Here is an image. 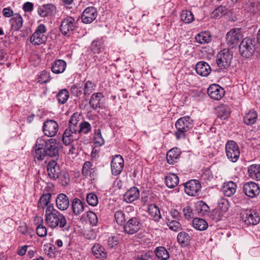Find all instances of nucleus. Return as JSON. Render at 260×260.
Here are the masks:
<instances>
[{
	"mask_svg": "<svg viewBox=\"0 0 260 260\" xmlns=\"http://www.w3.org/2000/svg\"><path fill=\"white\" fill-rule=\"evenodd\" d=\"M58 154L56 139H45L42 137L37 139L35 145V152L34 154L35 158L42 160L47 156L57 157Z\"/></svg>",
	"mask_w": 260,
	"mask_h": 260,
	"instance_id": "nucleus-1",
	"label": "nucleus"
},
{
	"mask_svg": "<svg viewBox=\"0 0 260 260\" xmlns=\"http://www.w3.org/2000/svg\"><path fill=\"white\" fill-rule=\"evenodd\" d=\"M45 220L46 224L51 228L59 226L64 231H69L70 226L67 223L65 216L55 209L53 205L46 208L45 214Z\"/></svg>",
	"mask_w": 260,
	"mask_h": 260,
	"instance_id": "nucleus-2",
	"label": "nucleus"
},
{
	"mask_svg": "<svg viewBox=\"0 0 260 260\" xmlns=\"http://www.w3.org/2000/svg\"><path fill=\"white\" fill-rule=\"evenodd\" d=\"M80 115L78 113H74L69 122V126L62 135V142L66 145H70L74 140H77V131L79 126Z\"/></svg>",
	"mask_w": 260,
	"mask_h": 260,
	"instance_id": "nucleus-3",
	"label": "nucleus"
},
{
	"mask_svg": "<svg viewBox=\"0 0 260 260\" xmlns=\"http://www.w3.org/2000/svg\"><path fill=\"white\" fill-rule=\"evenodd\" d=\"M176 131L174 133L177 140L185 139L187 133L194 126L193 119L189 116H185L179 118L175 124Z\"/></svg>",
	"mask_w": 260,
	"mask_h": 260,
	"instance_id": "nucleus-4",
	"label": "nucleus"
},
{
	"mask_svg": "<svg viewBox=\"0 0 260 260\" xmlns=\"http://www.w3.org/2000/svg\"><path fill=\"white\" fill-rule=\"evenodd\" d=\"M256 42L254 38L247 37L243 39L239 45V52L241 56L248 58L255 52Z\"/></svg>",
	"mask_w": 260,
	"mask_h": 260,
	"instance_id": "nucleus-5",
	"label": "nucleus"
},
{
	"mask_svg": "<svg viewBox=\"0 0 260 260\" xmlns=\"http://www.w3.org/2000/svg\"><path fill=\"white\" fill-rule=\"evenodd\" d=\"M46 31V28L44 24L39 25L36 31L30 37V43L34 45L45 44L47 40V37L44 35Z\"/></svg>",
	"mask_w": 260,
	"mask_h": 260,
	"instance_id": "nucleus-6",
	"label": "nucleus"
},
{
	"mask_svg": "<svg viewBox=\"0 0 260 260\" xmlns=\"http://www.w3.org/2000/svg\"><path fill=\"white\" fill-rule=\"evenodd\" d=\"M233 58V55L229 50L223 49L217 55L216 63L219 69H228L231 64Z\"/></svg>",
	"mask_w": 260,
	"mask_h": 260,
	"instance_id": "nucleus-7",
	"label": "nucleus"
},
{
	"mask_svg": "<svg viewBox=\"0 0 260 260\" xmlns=\"http://www.w3.org/2000/svg\"><path fill=\"white\" fill-rule=\"evenodd\" d=\"M225 152L228 159L233 162H236L240 156L239 146L234 141H228L225 145Z\"/></svg>",
	"mask_w": 260,
	"mask_h": 260,
	"instance_id": "nucleus-8",
	"label": "nucleus"
},
{
	"mask_svg": "<svg viewBox=\"0 0 260 260\" xmlns=\"http://www.w3.org/2000/svg\"><path fill=\"white\" fill-rule=\"evenodd\" d=\"M243 38L240 28L231 30L226 34V40L229 47L233 48L238 44L239 41Z\"/></svg>",
	"mask_w": 260,
	"mask_h": 260,
	"instance_id": "nucleus-9",
	"label": "nucleus"
},
{
	"mask_svg": "<svg viewBox=\"0 0 260 260\" xmlns=\"http://www.w3.org/2000/svg\"><path fill=\"white\" fill-rule=\"evenodd\" d=\"M76 27L75 19L72 17H67L62 21L60 29L63 35L70 36Z\"/></svg>",
	"mask_w": 260,
	"mask_h": 260,
	"instance_id": "nucleus-10",
	"label": "nucleus"
},
{
	"mask_svg": "<svg viewBox=\"0 0 260 260\" xmlns=\"http://www.w3.org/2000/svg\"><path fill=\"white\" fill-rule=\"evenodd\" d=\"M140 228V220L135 217H132L128 220L123 226L124 232L129 235L136 233Z\"/></svg>",
	"mask_w": 260,
	"mask_h": 260,
	"instance_id": "nucleus-11",
	"label": "nucleus"
},
{
	"mask_svg": "<svg viewBox=\"0 0 260 260\" xmlns=\"http://www.w3.org/2000/svg\"><path fill=\"white\" fill-rule=\"evenodd\" d=\"M201 185L197 180H191L184 184L185 192L190 196H196L201 191Z\"/></svg>",
	"mask_w": 260,
	"mask_h": 260,
	"instance_id": "nucleus-12",
	"label": "nucleus"
},
{
	"mask_svg": "<svg viewBox=\"0 0 260 260\" xmlns=\"http://www.w3.org/2000/svg\"><path fill=\"white\" fill-rule=\"evenodd\" d=\"M58 131V123L53 120L45 121L43 126V132L45 136L52 137L56 135Z\"/></svg>",
	"mask_w": 260,
	"mask_h": 260,
	"instance_id": "nucleus-13",
	"label": "nucleus"
},
{
	"mask_svg": "<svg viewBox=\"0 0 260 260\" xmlns=\"http://www.w3.org/2000/svg\"><path fill=\"white\" fill-rule=\"evenodd\" d=\"M243 219L247 225H256L260 221L259 214L254 210L246 211L243 214Z\"/></svg>",
	"mask_w": 260,
	"mask_h": 260,
	"instance_id": "nucleus-14",
	"label": "nucleus"
},
{
	"mask_svg": "<svg viewBox=\"0 0 260 260\" xmlns=\"http://www.w3.org/2000/svg\"><path fill=\"white\" fill-rule=\"evenodd\" d=\"M124 166V160L120 155H116L111 162V171L113 175L117 176L122 171Z\"/></svg>",
	"mask_w": 260,
	"mask_h": 260,
	"instance_id": "nucleus-15",
	"label": "nucleus"
},
{
	"mask_svg": "<svg viewBox=\"0 0 260 260\" xmlns=\"http://www.w3.org/2000/svg\"><path fill=\"white\" fill-rule=\"evenodd\" d=\"M243 191L247 196L250 198H254L259 194L260 188L255 183L249 182L244 184Z\"/></svg>",
	"mask_w": 260,
	"mask_h": 260,
	"instance_id": "nucleus-16",
	"label": "nucleus"
},
{
	"mask_svg": "<svg viewBox=\"0 0 260 260\" xmlns=\"http://www.w3.org/2000/svg\"><path fill=\"white\" fill-rule=\"evenodd\" d=\"M224 89L218 84L211 85L207 90L208 94L211 98L215 100H220L224 94Z\"/></svg>",
	"mask_w": 260,
	"mask_h": 260,
	"instance_id": "nucleus-17",
	"label": "nucleus"
},
{
	"mask_svg": "<svg viewBox=\"0 0 260 260\" xmlns=\"http://www.w3.org/2000/svg\"><path fill=\"white\" fill-rule=\"evenodd\" d=\"M47 172L49 178L53 180H57L59 173L61 171L59 166L55 160H50L47 165Z\"/></svg>",
	"mask_w": 260,
	"mask_h": 260,
	"instance_id": "nucleus-18",
	"label": "nucleus"
},
{
	"mask_svg": "<svg viewBox=\"0 0 260 260\" xmlns=\"http://www.w3.org/2000/svg\"><path fill=\"white\" fill-rule=\"evenodd\" d=\"M96 10L94 7L86 8L81 16L82 21L86 24L91 23L96 17Z\"/></svg>",
	"mask_w": 260,
	"mask_h": 260,
	"instance_id": "nucleus-19",
	"label": "nucleus"
},
{
	"mask_svg": "<svg viewBox=\"0 0 260 260\" xmlns=\"http://www.w3.org/2000/svg\"><path fill=\"white\" fill-rule=\"evenodd\" d=\"M56 7L51 4H47L42 5L38 8V14L43 17L51 15L55 11Z\"/></svg>",
	"mask_w": 260,
	"mask_h": 260,
	"instance_id": "nucleus-20",
	"label": "nucleus"
},
{
	"mask_svg": "<svg viewBox=\"0 0 260 260\" xmlns=\"http://www.w3.org/2000/svg\"><path fill=\"white\" fill-rule=\"evenodd\" d=\"M196 70L199 75L206 77L211 73V68L206 62L199 61L196 64Z\"/></svg>",
	"mask_w": 260,
	"mask_h": 260,
	"instance_id": "nucleus-21",
	"label": "nucleus"
},
{
	"mask_svg": "<svg viewBox=\"0 0 260 260\" xmlns=\"http://www.w3.org/2000/svg\"><path fill=\"white\" fill-rule=\"evenodd\" d=\"M140 196L139 189L133 187L128 190L123 196V200L126 203H132L136 201Z\"/></svg>",
	"mask_w": 260,
	"mask_h": 260,
	"instance_id": "nucleus-22",
	"label": "nucleus"
},
{
	"mask_svg": "<svg viewBox=\"0 0 260 260\" xmlns=\"http://www.w3.org/2000/svg\"><path fill=\"white\" fill-rule=\"evenodd\" d=\"M257 112L253 109L246 112L243 117V122L247 125L254 124L257 119Z\"/></svg>",
	"mask_w": 260,
	"mask_h": 260,
	"instance_id": "nucleus-23",
	"label": "nucleus"
},
{
	"mask_svg": "<svg viewBox=\"0 0 260 260\" xmlns=\"http://www.w3.org/2000/svg\"><path fill=\"white\" fill-rule=\"evenodd\" d=\"M56 204L59 210H66L70 204L68 197L64 193L58 194L56 199Z\"/></svg>",
	"mask_w": 260,
	"mask_h": 260,
	"instance_id": "nucleus-24",
	"label": "nucleus"
},
{
	"mask_svg": "<svg viewBox=\"0 0 260 260\" xmlns=\"http://www.w3.org/2000/svg\"><path fill=\"white\" fill-rule=\"evenodd\" d=\"M23 23L22 17L19 14L16 13L10 20L11 28L14 31H18L22 27Z\"/></svg>",
	"mask_w": 260,
	"mask_h": 260,
	"instance_id": "nucleus-25",
	"label": "nucleus"
},
{
	"mask_svg": "<svg viewBox=\"0 0 260 260\" xmlns=\"http://www.w3.org/2000/svg\"><path fill=\"white\" fill-rule=\"evenodd\" d=\"M181 151L178 148H173L170 150L167 154V160L169 164L173 165L176 162L180 156Z\"/></svg>",
	"mask_w": 260,
	"mask_h": 260,
	"instance_id": "nucleus-26",
	"label": "nucleus"
},
{
	"mask_svg": "<svg viewBox=\"0 0 260 260\" xmlns=\"http://www.w3.org/2000/svg\"><path fill=\"white\" fill-rule=\"evenodd\" d=\"M236 184L233 181H229L224 183L222 191L226 197L232 196L236 192Z\"/></svg>",
	"mask_w": 260,
	"mask_h": 260,
	"instance_id": "nucleus-27",
	"label": "nucleus"
},
{
	"mask_svg": "<svg viewBox=\"0 0 260 260\" xmlns=\"http://www.w3.org/2000/svg\"><path fill=\"white\" fill-rule=\"evenodd\" d=\"M66 62L62 59H58L53 62L51 66V70L55 74L63 73L66 68Z\"/></svg>",
	"mask_w": 260,
	"mask_h": 260,
	"instance_id": "nucleus-28",
	"label": "nucleus"
},
{
	"mask_svg": "<svg viewBox=\"0 0 260 260\" xmlns=\"http://www.w3.org/2000/svg\"><path fill=\"white\" fill-rule=\"evenodd\" d=\"M104 96L101 92L94 93L91 96L89 104L93 109L100 108L102 106L101 101Z\"/></svg>",
	"mask_w": 260,
	"mask_h": 260,
	"instance_id": "nucleus-29",
	"label": "nucleus"
},
{
	"mask_svg": "<svg viewBox=\"0 0 260 260\" xmlns=\"http://www.w3.org/2000/svg\"><path fill=\"white\" fill-rule=\"evenodd\" d=\"M249 176L253 179L260 181V165L254 164L248 168Z\"/></svg>",
	"mask_w": 260,
	"mask_h": 260,
	"instance_id": "nucleus-30",
	"label": "nucleus"
},
{
	"mask_svg": "<svg viewBox=\"0 0 260 260\" xmlns=\"http://www.w3.org/2000/svg\"><path fill=\"white\" fill-rule=\"evenodd\" d=\"M148 212L151 217L155 221H158L161 218V215L158 207L155 204H150L148 207Z\"/></svg>",
	"mask_w": 260,
	"mask_h": 260,
	"instance_id": "nucleus-31",
	"label": "nucleus"
},
{
	"mask_svg": "<svg viewBox=\"0 0 260 260\" xmlns=\"http://www.w3.org/2000/svg\"><path fill=\"white\" fill-rule=\"evenodd\" d=\"M72 208L75 215H79L84 211V203L79 199L75 198L72 202Z\"/></svg>",
	"mask_w": 260,
	"mask_h": 260,
	"instance_id": "nucleus-32",
	"label": "nucleus"
},
{
	"mask_svg": "<svg viewBox=\"0 0 260 260\" xmlns=\"http://www.w3.org/2000/svg\"><path fill=\"white\" fill-rule=\"evenodd\" d=\"M52 194L50 193H46L43 194L38 203V207L40 209H44L45 207H48L51 204H50Z\"/></svg>",
	"mask_w": 260,
	"mask_h": 260,
	"instance_id": "nucleus-33",
	"label": "nucleus"
},
{
	"mask_svg": "<svg viewBox=\"0 0 260 260\" xmlns=\"http://www.w3.org/2000/svg\"><path fill=\"white\" fill-rule=\"evenodd\" d=\"M166 185L171 188L175 187L179 183V178L175 174H170L166 177Z\"/></svg>",
	"mask_w": 260,
	"mask_h": 260,
	"instance_id": "nucleus-34",
	"label": "nucleus"
},
{
	"mask_svg": "<svg viewBox=\"0 0 260 260\" xmlns=\"http://www.w3.org/2000/svg\"><path fill=\"white\" fill-rule=\"evenodd\" d=\"M192 225L197 230L204 231L208 228V223L206 221L200 218H194L192 220Z\"/></svg>",
	"mask_w": 260,
	"mask_h": 260,
	"instance_id": "nucleus-35",
	"label": "nucleus"
},
{
	"mask_svg": "<svg viewBox=\"0 0 260 260\" xmlns=\"http://www.w3.org/2000/svg\"><path fill=\"white\" fill-rule=\"evenodd\" d=\"M91 249L93 254L96 258H104L107 256V253L105 252V249L100 244H94Z\"/></svg>",
	"mask_w": 260,
	"mask_h": 260,
	"instance_id": "nucleus-36",
	"label": "nucleus"
},
{
	"mask_svg": "<svg viewBox=\"0 0 260 260\" xmlns=\"http://www.w3.org/2000/svg\"><path fill=\"white\" fill-rule=\"evenodd\" d=\"M155 254L159 259L161 260H167L169 258L170 255L167 249L164 247H157L155 251Z\"/></svg>",
	"mask_w": 260,
	"mask_h": 260,
	"instance_id": "nucleus-37",
	"label": "nucleus"
},
{
	"mask_svg": "<svg viewBox=\"0 0 260 260\" xmlns=\"http://www.w3.org/2000/svg\"><path fill=\"white\" fill-rule=\"evenodd\" d=\"M57 179L59 183L64 186L68 185L70 181L69 173L66 171L63 170H61V171L59 173Z\"/></svg>",
	"mask_w": 260,
	"mask_h": 260,
	"instance_id": "nucleus-38",
	"label": "nucleus"
},
{
	"mask_svg": "<svg viewBox=\"0 0 260 260\" xmlns=\"http://www.w3.org/2000/svg\"><path fill=\"white\" fill-rule=\"evenodd\" d=\"M91 130V126L90 124L87 121L81 122L79 123V128L77 131V137L78 134L83 133L87 134Z\"/></svg>",
	"mask_w": 260,
	"mask_h": 260,
	"instance_id": "nucleus-39",
	"label": "nucleus"
},
{
	"mask_svg": "<svg viewBox=\"0 0 260 260\" xmlns=\"http://www.w3.org/2000/svg\"><path fill=\"white\" fill-rule=\"evenodd\" d=\"M181 20L185 23H190L194 20L192 12L187 10H183L180 15Z\"/></svg>",
	"mask_w": 260,
	"mask_h": 260,
	"instance_id": "nucleus-40",
	"label": "nucleus"
},
{
	"mask_svg": "<svg viewBox=\"0 0 260 260\" xmlns=\"http://www.w3.org/2000/svg\"><path fill=\"white\" fill-rule=\"evenodd\" d=\"M230 114V109L226 106L220 107L217 110V116L221 119H226Z\"/></svg>",
	"mask_w": 260,
	"mask_h": 260,
	"instance_id": "nucleus-41",
	"label": "nucleus"
},
{
	"mask_svg": "<svg viewBox=\"0 0 260 260\" xmlns=\"http://www.w3.org/2000/svg\"><path fill=\"white\" fill-rule=\"evenodd\" d=\"M190 237L185 232H180L177 236V241L182 245H186L190 241Z\"/></svg>",
	"mask_w": 260,
	"mask_h": 260,
	"instance_id": "nucleus-42",
	"label": "nucleus"
},
{
	"mask_svg": "<svg viewBox=\"0 0 260 260\" xmlns=\"http://www.w3.org/2000/svg\"><path fill=\"white\" fill-rule=\"evenodd\" d=\"M69 97V93L66 89H61L57 94V98L59 104H63L67 101Z\"/></svg>",
	"mask_w": 260,
	"mask_h": 260,
	"instance_id": "nucleus-43",
	"label": "nucleus"
},
{
	"mask_svg": "<svg viewBox=\"0 0 260 260\" xmlns=\"http://www.w3.org/2000/svg\"><path fill=\"white\" fill-rule=\"evenodd\" d=\"M91 50L94 53H99L103 50V42L102 40H94L91 44Z\"/></svg>",
	"mask_w": 260,
	"mask_h": 260,
	"instance_id": "nucleus-44",
	"label": "nucleus"
},
{
	"mask_svg": "<svg viewBox=\"0 0 260 260\" xmlns=\"http://www.w3.org/2000/svg\"><path fill=\"white\" fill-rule=\"evenodd\" d=\"M95 85L93 83L91 82L90 81H87L84 87V96H85V99L88 95H89L91 93L93 92L94 90Z\"/></svg>",
	"mask_w": 260,
	"mask_h": 260,
	"instance_id": "nucleus-45",
	"label": "nucleus"
},
{
	"mask_svg": "<svg viewBox=\"0 0 260 260\" xmlns=\"http://www.w3.org/2000/svg\"><path fill=\"white\" fill-rule=\"evenodd\" d=\"M93 141L94 144L96 146H101L104 144L105 141L102 136L101 130L100 129L95 131L93 138Z\"/></svg>",
	"mask_w": 260,
	"mask_h": 260,
	"instance_id": "nucleus-46",
	"label": "nucleus"
},
{
	"mask_svg": "<svg viewBox=\"0 0 260 260\" xmlns=\"http://www.w3.org/2000/svg\"><path fill=\"white\" fill-rule=\"evenodd\" d=\"M195 39L197 42L200 44L207 43L211 40L210 37L207 36V34L204 32L198 34Z\"/></svg>",
	"mask_w": 260,
	"mask_h": 260,
	"instance_id": "nucleus-47",
	"label": "nucleus"
},
{
	"mask_svg": "<svg viewBox=\"0 0 260 260\" xmlns=\"http://www.w3.org/2000/svg\"><path fill=\"white\" fill-rule=\"evenodd\" d=\"M86 201L89 205L95 206L98 203V199L94 193H89L86 196Z\"/></svg>",
	"mask_w": 260,
	"mask_h": 260,
	"instance_id": "nucleus-48",
	"label": "nucleus"
},
{
	"mask_svg": "<svg viewBox=\"0 0 260 260\" xmlns=\"http://www.w3.org/2000/svg\"><path fill=\"white\" fill-rule=\"evenodd\" d=\"M49 73L46 71H42L38 78V82L41 84L46 83L49 81Z\"/></svg>",
	"mask_w": 260,
	"mask_h": 260,
	"instance_id": "nucleus-49",
	"label": "nucleus"
},
{
	"mask_svg": "<svg viewBox=\"0 0 260 260\" xmlns=\"http://www.w3.org/2000/svg\"><path fill=\"white\" fill-rule=\"evenodd\" d=\"M43 219H41V223L39 224L36 229V232L38 236L44 237L47 235V229L43 224Z\"/></svg>",
	"mask_w": 260,
	"mask_h": 260,
	"instance_id": "nucleus-50",
	"label": "nucleus"
},
{
	"mask_svg": "<svg viewBox=\"0 0 260 260\" xmlns=\"http://www.w3.org/2000/svg\"><path fill=\"white\" fill-rule=\"evenodd\" d=\"M183 215L186 219H190L194 217V212L189 206L185 207L182 210Z\"/></svg>",
	"mask_w": 260,
	"mask_h": 260,
	"instance_id": "nucleus-51",
	"label": "nucleus"
},
{
	"mask_svg": "<svg viewBox=\"0 0 260 260\" xmlns=\"http://www.w3.org/2000/svg\"><path fill=\"white\" fill-rule=\"evenodd\" d=\"M114 217L116 221L118 224L122 225L125 221V215L121 210H119L115 213Z\"/></svg>",
	"mask_w": 260,
	"mask_h": 260,
	"instance_id": "nucleus-52",
	"label": "nucleus"
},
{
	"mask_svg": "<svg viewBox=\"0 0 260 260\" xmlns=\"http://www.w3.org/2000/svg\"><path fill=\"white\" fill-rule=\"evenodd\" d=\"M87 214L90 224L92 226L96 225L98 222V218L96 215L91 211L87 212Z\"/></svg>",
	"mask_w": 260,
	"mask_h": 260,
	"instance_id": "nucleus-53",
	"label": "nucleus"
},
{
	"mask_svg": "<svg viewBox=\"0 0 260 260\" xmlns=\"http://www.w3.org/2000/svg\"><path fill=\"white\" fill-rule=\"evenodd\" d=\"M92 165L90 161H86L83 165L82 173V175L87 177L88 176L89 172L91 169Z\"/></svg>",
	"mask_w": 260,
	"mask_h": 260,
	"instance_id": "nucleus-54",
	"label": "nucleus"
},
{
	"mask_svg": "<svg viewBox=\"0 0 260 260\" xmlns=\"http://www.w3.org/2000/svg\"><path fill=\"white\" fill-rule=\"evenodd\" d=\"M226 10V7L223 6H220L215 9L212 13V16L213 17L219 16L220 15L225 14V11Z\"/></svg>",
	"mask_w": 260,
	"mask_h": 260,
	"instance_id": "nucleus-55",
	"label": "nucleus"
},
{
	"mask_svg": "<svg viewBox=\"0 0 260 260\" xmlns=\"http://www.w3.org/2000/svg\"><path fill=\"white\" fill-rule=\"evenodd\" d=\"M169 228L174 231H178L181 229V224L177 220H172L168 224Z\"/></svg>",
	"mask_w": 260,
	"mask_h": 260,
	"instance_id": "nucleus-56",
	"label": "nucleus"
},
{
	"mask_svg": "<svg viewBox=\"0 0 260 260\" xmlns=\"http://www.w3.org/2000/svg\"><path fill=\"white\" fill-rule=\"evenodd\" d=\"M71 93L76 96H79L82 94L81 87L77 85H74L71 87Z\"/></svg>",
	"mask_w": 260,
	"mask_h": 260,
	"instance_id": "nucleus-57",
	"label": "nucleus"
},
{
	"mask_svg": "<svg viewBox=\"0 0 260 260\" xmlns=\"http://www.w3.org/2000/svg\"><path fill=\"white\" fill-rule=\"evenodd\" d=\"M154 253L152 251H148L141 257H138L137 260H154L153 258Z\"/></svg>",
	"mask_w": 260,
	"mask_h": 260,
	"instance_id": "nucleus-58",
	"label": "nucleus"
},
{
	"mask_svg": "<svg viewBox=\"0 0 260 260\" xmlns=\"http://www.w3.org/2000/svg\"><path fill=\"white\" fill-rule=\"evenodd\" d=\"M219 208L223 212L226 211L229 209V204L227 200H222L218 203Z\"/></svg>",
	"mask_w": 260,
	"mask_h": 260,
	"instance_id": "nucleus-59",
	"label": "nucleus"
},
{
	"mask_svg": "<svg viewBox=\"0 0 260 260\" xmlns=\"http://www.w3.org/2000/svg\"><path fill=\"white\" fill-rule=\"evenodd\" d=\"M197 207H199L202 211L207 212L209 210L208 206L203 201H201L197 203Z\"/></svg>",
	"mask_w": 260,
	"mask_h": 260,
	"instance_id": "nucleus-60",
	"label": "nucleus"
},
{
	"mask_svg": "<svg viewBox=\"0 0 260 260\" xmlns=\"http://www.w3.org/2000/svg\"><path fill=\"white\" fill-rule=\"evenodd\" d=\"M3 14L4 16L6 17H10L11 16L13 17V15H14L13 14V10L9 7L3 9Z\"/></svg>",
	"mask_w": 260,
	"mask_h": 260,
	"instance_id": "nucleus-61",
	"label": "nucleus"
},
{
	"mask_svg": "<svg viewBox=\"0 0 260 260\" xmlns=\"http://www.w3.org/2000/svg\"><path fill=\"white\" fill-rule=\"evenodd\" d=\"M34 5L32 3L26 2L23 6V9L25 12H30L33 10Z\"/></svg>",
	"mask_w": 260,
	"mask_h": 260,
	"instance_id": "nucleus-62",
	"label": "nucleus"
},
{
	"mask_svg": "<svg viewBox=\"0 0 260 260\" xmlns=\"http://www.w3.org/2000/svg\"><path fill=\"white\" fill-rule=\"evenodd\" d=\"M18 230L23 235H26L28 232L27 226L25 223L20 225L18 227Z\"/></svg>",
	"mask_w": 260,
	"mask_h": 260,
	"instance_id": "nucleus-63",
	"label": "nucleus"
},
{
	"mask_svg": "<svg viewBox=\"0 0 260 260\" xmlns=\"http://www.w3.org/2000/svg\"><path fill=\"white\" fill-rule=\"evenodd\" d=\"M27 245H24L19 248L17 252L18 254L21 256L24 255L26 253V252L27 251Z\"/></svg>",
	"mask_w": 260,
	"mask_h": 260,
	"instance_id": "nucleus-64",
	"label": "nucleus"
}]
</instances>
